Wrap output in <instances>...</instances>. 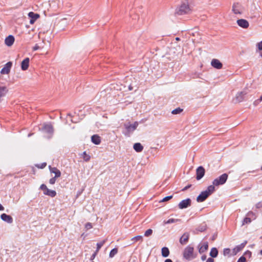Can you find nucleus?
Returning <instances> with one entry per match:
<instances>
[{
	"label": "nucleus",
	"instance_id": "f257e3e1",
	"mask_svg": "<svg viewBox=\"0 0 262 262\" xmlns=\"http://www.w3.org/2000/svg\"><path fill=\"white\" fill-rule=\"evenodd\" d=\"M215 188L214 186H209L206 190L201 192V193L198 196L196 201L198 202H204L209 195L214 192Z\"/></svg>",
	"mask_w": 262,
	"mask_h": 262
},
{
	"label": "nucleus",
	"instance_id": "f03ea898",
	"mask_svg": "<svg viewBox=\"0 0 262 262\" xmlns=\"http://www.w3.org/2000/svg\"><path fill=\"white\" fill-rule=\"evenodd\" d=\"M139 125V122L137 121L131 123L130 122H126L124 124V127L125 129L124 135L127 136H129L137 128Z\"/></svg>",
	"mask_w": 262,
	"mask_h": 262
},
{
	"label": "nucleus",
	"instance_id": "7ed1b4c3",
	"mask_svg": "<svg viewBox=\"0 0 262 262\" xmlns=\"http://www.w3.org/2000/svg\"><path fill=\"white\" fill-rule=\"evenodd\" d=\"M190 11V8L187 2H183L180 6L176 9V13L181 15L188 13Z\"/></svg>",
	"mask_w": 262,
	"mask_h": 262
},
{
	"label": "nucleus",
	"instance_id": "20e7f679",
	"mask_svg": "<svg viewBox=\"0 0 262 262\" xmlns=\"http://www.w3.org/2000/svg\"><path fill=\"white\" fill-rule=\"evenodd\" d=\"M228 177V176L227 173H223L213 181L212 185L214 186V187L215 188V186H218L219 185L224 184L227 181Z\"/></svg>",
	"mask_w": 262,
	"mask_h": 262
},
{
	"label": "nucleus",
	"instance_id": "39448f33",
	"mask_svg": "<svg viewBox=\"0 0 262 262\" xmlns=\"http://www.w3.org/2000/svg\"><path fill=\"white\" fill-rule=\"evenodd\" d=\"M193 251L194 249L192 247L190 246L186 247L183 252L184 257L187 260H190L194 258L193 256Z\"/></svg>",
	"mask_w": 262,
	"mask_h": 262
},
{
	"label": "nucleus",
	"instance_id": "423d86ee",
	"mask_svg": "<svg viewBox=\"0 0 262 262\" xmlns=\"http://www.w3.org/2000/svg\"><path fill=\"white\" fill-rule=\"evenodd\" d=\"M41 130L51 136L52 135L54 132L53 127L50 123L44 124Z\"/></svg>",
	"mask_w": 262,
	"mask_h": 262
},
{
	"label": "nucleus",
	"instance_id": "0eeeda50",
	"mask_svg": "<svg viewBox=\"0 0 262 262\" xmlns=\"http://www.w3.org/2000/svg\"><path fill=\"white\" fill-rule=\"evenodd\" d=\"M191 200L190 199H187L181 201L178 204V207L181 209H183L190 206Z\"/></svg>",
	"mask_w": 262,
	"mask_h": 262
},
{
	"label": "nucleus",
	"instance_id": "6e6552de",
	"mask_svg": "<svg viewBox=\"0 0 262 262\" xmlns=\"http://www.w3.org/2000/svg\"><path fill=\"white\" fill-rule=\"evenodd\" d=\"M205 170L204 168L200 166L196 170V179L197 180H201L204 176Z\"/></svg>",
	"mask_w": 262,
	"mask_h": 262
},
{
	"label": "nucleus",
	"instance_id": "1a4fd4ad",
	"mask_svg": "<svg viewBox=\"0 0 262 262\" xmlns=\"http://www.w3.org/2000/svg\"><path fill=\"white\" fill-rule=\"evenodd\" d=\"M248 92L246 90H244L241 92L238 93L235 97V100L237 102H241L244 99L245 95L247 94Z\"/></svg>",
	"mask_w": 262,
	"mask_h": 262
},
{
	"label": "nucleus",
	"instance_id": "9d476101",
	"mask_svg": "<svg viewBox=\"0 0 262 262\" xmlns=\"http://www.w3.org/2000/svg\"><path fill=\"white\" fill-rule=\"evenodd\" d=\"M28 16L30 18V24H33L35 21L40 17V15L38 13H35L33 12H30L28 13Z\"/></svg>",
	"mask_w": 262,
	"mask_h": 262
},
{
	"label": "nucleus",
	"instance_id": "9b49d317",
	"mask_svg": "<svg viewBox=\"0 0 262 262\" xmlns=\"http://www.w3.org/2000/svg\"><path fill=\"white\" fill-rule=\"evenodd\" d=\"M199 252L200 254H202L205 252L208 248V243L207 242H205L202 243H200L198 245Z\"/></svg>",
	"mask_w": 262,
	"mask_h": 262
},
{
	"label": "nucleus",
	"instance_id": "f8f14e48",
	"mask_svg": "<svg viewBox=\"0 0 262 262\" xmlns=\"http://www.w3.org/2000/svg\"><path fill=\"white\" fill-rule=\"evenodd\" d=\"M1 219L4 222L8 224H12L13 222V218L9 215L6 213H3L1 215Z\"/></svg>",
	"mask_w": 262,
	"mask_h": 262
},
{
	"label": "nucleus",
	"instance_id": "ddd939ff",
	"mask_svg": "<svg viewBox=\"0 0 262 262\" xmlns=\"http://www.w3.org/2000/svg\"><path fill=\"white\" fill-rule=\"evenodd\" d=\"M237 25L243 29H247L249 26V22L245 19H239L237 20Z\"/></svg>",
	"mask_w": 262,
	"mask_h": 262
},
{
	"label": "nucleus",
	"instance_id": "4468645a",
	"mask_svg": "<svg viewBox=\"0 0 262 262\" xmlns=\"http://www.w3.org/2000/svg\"><path fill=\"white\" fill-rule=\"evenodd\" d=\"M232 11L235 14H242L241 6L238 3H234L232 6Z\"/></svg>",
	"mask_w": 262,
	"mask_h": 262
},
{
	"label": "nucleus",
	"instance_id": "2eb2a0df",
	"mask_svg": "<svg viewBox=\"0 0 262 262\" xmlns=\"http://www.w3.org/2000/svg\"><path fill=\"white\" fill-rule=\"evenodd\" d=\"M14 40V37L12 35H10L5 38V43L7 46L10 47L13 44Z\"/></svg>",
	"mask_w": 262,
	"mask_h": 262
},
{
	"label": "nucleus",
	"instance_id": "dca6fc26",
	"mask_svg": "<svg viewBox=\"0 0 262 262\" xmlns=\"http://www.w3.org/2000/svg\"><path fill=\"white\" fill-rule=\"evenodd\" d=\"M189 237V233L187 232L184 233L180 239V243L182 245L186 244V243L188 241Z\"/></svg>",
	"mask_w": 262,
	"mask_h": 262
},
{
	"label": "nucleus",
	"instance_id": "f3484780",
	"mask_svg": "<svg viewBox=\"0 0 262 262\" xmlns=\"http://www.w3.org/2000/svg\"><path fill=\"white\" fill-rule=\"evenodd\" d=\"M51 173H54L55 174L54 177L55 178H59L61 176V172L59 170H58L56 167H51V166L49 167Z\"/></svg>",
	"mask_w": 262,
	"mask_h": 262
},
{
	"label": "nucleus",
	"instance_id": "a211bd4d",
	"mask_svg": "<svg viewBox=\"0 0 262 262\" xmlns=\"http://www.w3.org/2000/svg\"><path fill=\"white\" fill-rule=\"evenodd\" d=\"M30 59L28 57L25 58L23 61H18V59H16L15 64L16 65L18 63H20V66H29Z\"/></svg>",
	"mask_w": 262,
	"mask_h": 262
},
{
	"label": "nucleus",
	"instance_id": "6ab92c4d",
	"mask_svg": "<svg viewBox=\"0 0 262 262\" xmlns=\"http://www.w3.org/2000/svg\"><path fill=\"white\" fill-rule=\"evenodd\" d=\"M92 142L96 145H98L100 143L101 140L99 136L97 135H93L91 137Z\"/></svg>",
	"mask_w": 262,
	"mask_h": 262
},
{
	"label": "nucleus",
	"instance_id": "aec40b11",
	"mask_svg": "<svg viewBox=\"0 0 262 262\" xmlns=\"http://www.w3.org/2000/svg\"><path fill=\"white\" fill-rule=\"evenodd\" d=\"M134 149L138 152H141L143 149V146L140 143H136L134 144L133 146Z\"/></svg>",
	"mask_w": 262,
	"mask_h": 262
},
{
	"label": "nucleus",
	"instance_id": "412c9836",
	"mask_svg": "<svg viewBox=\"0 0 262 262\" xmlns=\"http://www.w3.org/2000/svg\"><path fill=\"white\" fill-rule=\"evenodd\" d=\"M44 194L49 195L51 197H54L56 195V192L53 190L48 189L46 191L43 192Z\"/></svg>",
	"mask_w": 262,
	"mask_h": 262
},
{
	"label": "nucleus",
	"instance_id": "4be33fe9",
	"mask_svg": "<svg viewBox=\"0 0 262 262\" xmlns=\"http://www.w3.org/2000/svg\"><path fill=\"white\" fill-rule=\"evenodd\" d=\"M161 252H162V255L164 257H166L168 256V255L169 254V249L167 247L162 248V250H161Z\"/></svg>",
	"mask_w": 262,
	"mask_h": 262
},
{
	"label": "nucleus",
	"instance_id": "5701e85b",
	"mask_svg": "<svg viewBox=\"0 0 262 262\" xmlns=\"http://www.w3.org/2000/svg\"><path fill=\"white\" fill-rule=\"evenodd\" d=\"M210 256L213 258L217 257L218 255V250L216 248H212L209 253Z\"/></svg>",
	"mask_w": 262,
	"mask_h": 262
},
{
	"label": "nucleus",
	"instance_id": "b1692460",
	"mask_svg": "<svg viewBox=\"0 0 262 262\" xmlns=\"http://www.w3.org/2000/svg\"><path fill=\"white\" fill-rule=\"evenodd\" d=\"M246 216L248 217H249L250 219H251L252 221L255 220L257 217L256 214L251 211H249L246 214Z\"/></svg>",
	"mask_w": 262,
	"mask_h": 262
},
{
	"label": "nucleus",
	"instance_id": "393cba45",
	"mask_svg": "<svg viewBox=\"0 0 262 262\" xmlns=\"http://www.w3.org/2000/svg\"><path fill=\"white\" fill-rule=\"evenodd\" d=\"M211 66H223V64L219 60L213 59L211 62Z\"/></svg>",
	"mask_w": 262,
	"mask_h": 262
},
{
	"label": "nucleus",
	"instance_id": "a878e982",
	"mask_svg": "<svg viewBox=\"0 0 262 262\" xmlns=\"http://www.w3.org/2000/svg\"><path fill=\"white\" fill-rule=\"evenodd\" d=\"M11 67H4L1 70V73L2 74H7L10 72Z\"/></svg>",
	"mask_w": 262,
	"mask_h": 262
},
{
	"label": "nucleus",
	"instance_id": "bb28decb",
	"mask_svg": "<svg viewBox=\"0 0 262 262\" xmlns=\"http://www.w3.org/2000/svg\"><path fill=\"white\" fill-rule=\"evenodd\" d=\"M81 156H82V157L84 161L85 162H88L91 159L90 156L89 155L87 154L86 151H84L82 154Z\"/></svg>",
	"mask_w": 262,
	"mask_h": 262
},
{
	"label": "nucleus",
	"instance_id": "cd10ccee",
	"mask_svg": "<svg viewBox=\"0 0 262 262\" xmlns=\"http://www.w3.org/2000/svg\"><path fill=\"white\" fill-rule=\"evenodd\" d=\"M246 244L247 241H245L243 243L241 244L240 245L236 246L234 250H236V252H239L245 246Z\"/></svg>",
	"mask_w": 262,
	"mask_h": 262
},
{
	"label": "nucleus",
	"instance_id": "c85d7f7f",
	"mask_svg": "<svg viewBox=\"0 0 262 262\" xmlns=\"http://www.w3.org/2000/svg\"><path fill=\"white\" fill-rule=\"evenodd\" d=\"M106 239H104L103 241H101V242L98 243L97 244V249L96 251L98 252L100 249L103 246L104 244L105 243Z\"/></svg>",
	"mask_w": 262,
	"mask_h": 262
},
{
	"label": "nucleus",
	"instance_id": "c756f323",
	"mask_svg": "<svg viewBox=\"0 0 262 262\" xmlns=\"http://www.w3.org/2000/svg\"><path fill=\"white\" fill-rule=\"evenodd\" d=\"M251 222V219H250L249 217L246 216L243 221L242 225H244L245 224H250Z\"/></svg>",
	"mask_w": 262,
	"mask_h": 262
},
{
	"label": "nucleus",
	"instance_id": "7c9ffc66",
	"mask_svg": "<svg viewBox=\"0 0 262 262\" xmlns=\"http://www.w3.org/2000/svg\"><path fill=\"white\" fill-rule=\"evenodd\" d=\"M183 111V110L180 107H178L174 110H173L171 113L173 115H177L180 114Z\"/></svg>",
	"mask_w": 262,
	"mask_h": 262
},
{
	"label": "nucleus",
	"instance_id": "2f4dec72",
	"mask_svg": "<svg viewBox=\"0 0 262 262\" xmlns=\"http://www.w3.org/2000/svg\"><path fill=\"white\" fill-rule=\"evenodd\" d=\"M117 252H118V250L117 248H114V249H112L111 251V252H110L109 256L110 257H114L117 253Z\"/></svg>",
	"mask_w": 262,
	"mask_h": 262
},
{
	"label": "nucleus",
	"instance_id": "473e14b6",
	"mask_svg": "<svg viewBox=\"0 0 262 262\" xmlns=\"http://www.w3.org/2000/svg\"><path fill=\"white\" fill-rule=\"evenodd\" d=\"M152 230L151 229H149L145 232L144 236L146 237L149 236L152 234Z\"/></svg>",
	"mask_w": 262,
	"mask_h": 262
},
{
	"label": "nucleus",
	"instance_id": "72a5a7b5",
	"mask_svg": "<svg viewBox=\"0 0 262 262\" xmlns=\"http://www.w3.org/2000/svg\"><path fill=\"white\" fill-rule=\"evenodd\" d=\"M178 221H179V220H178V219H170L168 220L166 222H165V224H171V223H176Z\"/></svg>",
	"mask_w": 262,
	"mask_h": 262
},
{
	"label": "nucleus",
	"instance_id": "f704fd0d",
	"mask_svg": "<svg viewBox=\"0 0 262 262\" xmlns=\"http://www.w3.org/2000/svg\"><path fill=\"white\" fill-rule=\"evenodd\" d=\"M142 239H143L142 236L138 235V236H135L133 238H132V240L135 241H140V240L142 241Z\"/></svg>",
	"mask_w": 262,
	"mask_h": 262
},
{
	"label": "nucleus",
	"instance_id": "c9c22d12",
	"mask_svg": "<svg viewBox=\"0 0 262 262\" xmlns=\"http://www.w3.org/2000/svg\"><path fill=\"white\" fill-rule=\"evenodd\" d=\"M257 46L259 50H262V40L257 43ZM260 55L262 57V52H260Z\"/></svg>",
	"mask_w": 262,
	"mask_h": 262
},
{
	"label": "nucleus",
	"instance_id": "e433bc0d",
	"mask_svg": "<svg viewBox=\"0 0 262 262\" xmlns=\"http://www.w3.org/2000/svg\"><path fill=\"white\" fill-rule=\"evenodd\" d=\"M230 253V249L229 248H225L224 249L223 254L225 256L229 255Z\"/></svg>",
	"mask_w": 262,
	"mask_h": 262
},
{
	"label": "nucleus",
	"instance_id": "4c0bfd02",
	"mask_svg": "<svg viewBox=\"0 0 262 262\" xmlns=\"http://www.w3.org/2000/svg\"><path fill=\"white\" fill-rule=\"evenodd\" d=\"M172 198V195H169V196H166L165 198H164L162 201L161 202H166V201H169V200H170Z\"/></svg>",
	"mask_w": 262,
	"mask_h": 262
},
{
	"label": "nucleus",
	"instance_id": "58836bf2",
	"mask_svg": "<svg viewBox=\"0 0 262 262\" xmlns=\"http://www.w3.org/2000/svg\"><path fill=\"white\" fill-rule=\"evenodd\" d=\"M262 101V95L260 97L259 99H257L256 100H255L254 102V105H257L259 104V103Z\"/></svg>",
	"mask_w": 262,
	"mask_h": 262
},
{
	"label": "nucleus",
	"instance_id": "ea45409f",
	"mask_svg": "<svg viewBox=\"0 0 262 262\" xmlns=\"http://www.w3.org/2000/svg\"><path fill=\"white\" fill-rule=\"evenodd\" d=\"M85 228H86V229H88H88H91V228L93 227V226H92V224H91V223H86V224H85Z\"/></svg>",
	"mask_w": 262,
	"mask_h": 262
},
{
	"label": "nucleus",
	"instance_id": "a19ab883",
	"mask_svg": "<svg viewBox=\"0 0 262 262\" xmlns=\"http://www.w3.org/2000/svg\"><path fill=\"white\" fill-rule=\"evenodd\" d=\"M40 189H41V190H43V192H44V191H47V190L48 189V188H47V187L46 186V185H45V184H42V185H41V186H40Z\"/></svg>",
	"mask_w": 262,
	"mask_h": 262
},
{
	"label": "nucleus",
	"instance_id": "79ce46f5",
	"mask_svg": "<svg viewBox=\"0 0 262 262\" xmlns=\"http://www.w3.org/2000/svg\"><path fill=\"white\" fill-rule=\"evenodd\" d=\"M56 178L55 177H53L51 179H50V181H49V183L51 184H55V181H56Z\"/></svg>",
	"mask_w": 262,
	"mask_h": 262
},
{
	"label": "nucleus",
	"instance_id": "37998d69",
	"mask_svg": "<svg viewBox=\"0 0 262 262\" xmlns=\"http://www.w3.org/2000/svg\"><path fill=\"white\" fill-rule=\"evenodd\" d=\"M237 262H246V258L244 256H241Z\"/></svg>",
	"mask_w": 262,
	"mask_h": 262
},
{
	"label": "nucleus",
	"instance_id": "c03bdc74",
	"mask_svg": "<svg viewBox=\"0 0 262 262\" xmlns=\"http://www.w3.org/2000/svg\"><path fill=\"white\" fill-rule=\"evenodd\" d=\"M255 207L256 208H260L262 207V201L258 202L256 205Z\"/></svg>",
	"mask_w": 262,
	"mask_h": 262
},
{
	"label": "nucleus",
	"instance_id": "a18cd8bd",
	"mask_svg": "<svg viewBox=\"0 0 262 262\" xmlns=\"http://www.w3.org/2000/svg\"><path fill=\"white\" fill-rule=\"evenodd\" d=\"M205 229H206L205 226H201L198 228V230L200 232H203L204 230H205Z\"/></svg>",
	"mask_w": 262,
	"mask_h": 262
},
{
	"label": "nucleus",
	"instance_id": "49530a36",
	"mask_svg": "<svg viewBox=\"0 0 262 262\" xmlns=\"http://www.w3.org/2000/svg\"><path fill=\"white\" fill-rule=\"evenodd\" d=\"M98 252L96 251L91 255L90 259L91 260H93L96 257V255L97 254Z\"/></svg>",
	"mask_w": 262,
	"mask_h": 262
},
{
	"label": "nucleus",
	"instance_id": "de8ad7c7",
	"mask_svg": "<svg viewBox=\"0 0 262 262\" xmlns=\"http://www.w3.org/2000/svg\"><path fill=\"white\" fill-rule=\"evenodd\" d=\"M39 49V47L38 46V45L37 44H36L35 46L33 48V51L37 50Z\"/></svg>",
	"mask_w": 262,
	"mask_h": 262
},
{
	"label": "nucleus",
	"instance_id": "09e8293b",
	"mask_svg": "<svg viewBox=\"0 0 262 262\" xmlns=\"http://www.w3.org/2000/svg\"><path fill=\"white\" fill-rule=\"evenodd\" d=\"M191 186V185H188L185 186L184 188L182 189V191H185L189 188Z\"/></svg>",
	"mask_w": 262,
	"mask_h": 262
},
{
	"label": "nucleus",
	"instance_id": "8fccbe9b",
	"mask_svg": "<svg viewBox=\"0 0 262 262\" xmlns=\"http://www.w3.org/2000/svg\"><path fill=\"white\" fill-rule=\"evenodd\" d=\"M245 255H248L249 256H251V252L250 251H247L245 253Z\"/></svg>",
	"mask_w": 262,
	"mask_h": 262
},
{
	"label": "nucleus",
	"instance_id": "3c124183",
	"mask_svg": "<svg viewBox=\"0 0 262 262\" xmlns=\"http://www.w3.org/2000/svg\"><path fill=\"white\" fill-rule=\"evenodd\" d=\"M206 262H214V259L212 257L208 258Z\"/></svg>",
	"mask_w": 262,
	"mask_h": 262
},
{
	"label": "nucleus",
	"instance_id": "603ef678",
	"mask_svg": "<svg viewBox=\"0 0 262 262\" xmlns=\"http://www.w3.org/2000/svg\"><path fill=\"white\" fill-rule=\"evenodd\" d=\"M13 62L12 61H9L5 64L4 66H12Z\"/></svg>",
	"mask_w": 262,
	"mask_h": 262
},
{
	"label": "nucleus",
	"instance_id": "864d4df0",
	"mask_svg": "<svg viewBox=\"0 0 262 262\" xmlns=\"http://www.w3.org/2000/svg\"><path fill=\"white\" fill-rule=\"evenodd\" d=\"M206 256L205 255H202V257H201V259H202L203 261H204V260H206Z\"/></svg>",
	"mask_w": 262,
	"mask_h": 262
},
{
	"label": "nucleus",
	"instance_id": "5fc2aeb1",
	"mask_svg": "<svg viewBox=\"0 0 262 262\" xmlns=\"http://www.w3.org/2000/svg\"><path fill=\"white\" fill-rule=\"evenodd\" d=\"M22 70L26 71L28 69V67H21Z\"/></svg>",
	"mask_w": 262,
	"mask_h": 262
},
{
	"label": "nucleus",
	"instance_id": "6e6d98bb",
	"mask_svg": "<svg viewBox=\"0 0 262 262\" xmlns=\"http://www.w3.org/2000/svg\"><path fill=\"white\" fill-rule=\"evenodd\" d=\"M4 210V207L3 206V205L0 204V211H2Z\"/></svg>",
	"mask_w": 262,
	"mask_h": 262
},
{
	"label": "nucleus",
	"instance_id": "4d7b16f0",
	"mask_svg": "<svg viewBox=\"0 0 262 262\" xmlns=\"http://www.w3.org/2000/svg\"><path fill=\"white\" fill-rule=\"evenodd\" d=\"M128 90H129V91H132V90H133V86H132L131 85H129L128 86Z\"/></svg>",
	"mask_w": 262,
	"mask_h": 262
},
{
	"label": "nucleus",
	"instance_id": "13d9d810",
	"mask_svg": "<svg viewBox=\"0 0 262 262\" xmlns=\"http://www.w3.org/2000/svg\"><path fill=\"white\" fill-rule=\"evenodd\" d=\"M165 262H172V261L170 259H166Z\"/></svg>",
	"mask_w": 262,
	"mask_h": 262
},
{
	"label": "nucleus",
	"instance_id": "bf43d9fd",
	"mask_svg": "<svg viewBox=\"0 0 262 262\" xmlns=\"http://www.w3.org/2000/svg\"><path fill=\"white\" fill-rule=\"evenodd\" d=\"M215 68H216V69H220L222 68V67H219V66H217V67H214Z\"/></svg>",
	"mask_w": 262,
	"mask_h": 262
},
{
	"label": "nucleus",
	"instance_id": "052dcab7",
	"mask_svg": "<svg viewBox=\"0 0 262 262\" xmlns=\"http://www.w3.org/2000/svg\"><path fill=\"white\" fill-rule=\"evenodd\" d=\"M176 39L177 40H180V38H179V37H177V38H176Z\"/></svg>",
	"mask_w": 262,
	"mask_h": 262
},
{
	"label": "nucleus",
	"instance_id": "680f3d73",
	"mask_svg": "<svg viewBox=\"0 0 262 262\" xmlns=\"http://www.w3.org/2000/svg\"><path fill=\"white\" fill-rule=\"evenodd\" d=\"M260 253L261 255H262V250L260 251Z\"/></svg>",
	"mask_w": 262,
	"mask_h": 262
},
{
	"label": "nucleus",
	"instance_id": "e2e57ef3",
	"mask_svg": "<svg viewBox=\"0 0 262 262\" xmlns=\"http://www.w3.org/2000/svg\"><path fill=\"white\" fill-rule=\"evenodd\" d=\"M46 165V164L44 163V166H45Z\"/></svg>",
	"mask_w": 262,
	"mask_h": 262
},
{
	"label": "nucleus",
	"instance_id": "0e129e2a",
	"mask_svg": "<svg viewBox=\"0 0 262 262\" xmlns=\"http://www.w3.org/2000/svg\"><path fill=\"white\" fill-rule=\"evenodd\" d=\"M261 169L262 170V166H261Z\"/></svg>",
	"mask_w": 262,
	"mask_h": 262
},
{
	"label": "nucleus",
	"instance_id": "69168bd1",
	"mask_svg": "<svg viewBox=\"0 0 262 262\" xmlns=\"http://www.w3.org/2000/svg\"><path fill=\"white\" fill-rule=\"evenodd\" d=\"M92 262H94V261H92Z\"/></svg>",
	"mask_w": 262,
	"mask_h": 262
}]
</instances>
